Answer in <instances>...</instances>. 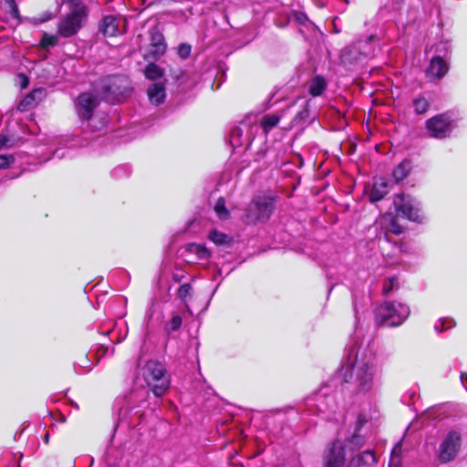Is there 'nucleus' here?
Returning a JSON list of instances; mask_svg holds the SVG:
<instances>
[{"instance_id": "1", "label": "nucleus", "mask_w": 467, "mask_h": 467, "mask_svg": "<svg viewBox=\"0 0 467 467\" xmlns=\"http://www.w3.org/2000/svg\"><path fill=\"white\" fill-rule=\"evenodd\" d=\"M339 373L345 382H348V378H353L359 391H368L373 387L376 376L375 358L359 353L353 347L349 349Z\"/></svg>"}, {"instance_id": "24", "label": "nucleus", "mask_w": 467, "mask_h": 467, "mask_svg": "<svg viewBox=\"0 0 467 467\" xmlns=\"http://www.w3.org/2000/svg\"><path fill=\"white\" fill-rule=\"evenodd\" d=\"M214 212L221 220H227L230 216V212L225 207V200L220 197L214 205Z\"/></svg>"}, {"instance_id": "4", "label": "nucleus", "mask_w": 467, "mask_h": 467, "mask_svg": "<svg viewBox=\"0 0 467 467\" xmlns=\"http://www.w3.org/2000/svg\"><path fill=\"white\" fill-rule=\"evenodd\" d=\"M98 91L103 99L110 103L120 102L130 94L128 79L120 76L101 79Z\"/></svg>"}, {"instance_id": "11", "label": "nucleus", "mask_w": 467, "mask_h": 467, "mask_svg": "<svg viewBox=\"0 0 467 467\" xmlns=\"http://www.w3.org/2000/svg\"><path fill=\"white\" fill-rule=\"evenodd\" d=\"M426 129L431 137L444 139L451 132V121L446 114H440L426 121Z\"/></svg>"}, {"instance_id": "45", "label": "nucleus", "mask_w": 467, "mask_h": 467, "mask_svg": "<svg viewBox=\"0 0 467 467\" xmlns=\"http://www.w3.org/2000/svg\"><path fill=\"white\" fill-rule=\"evenodd\" d=\"M22 78H24L25 81H26V76L22 75Z\"/></svg>"}, {"instance_id": "30", "label": "nucleus", "mask_w": 467, "mask_h": 467, "mask_svg": "<svg viewBox=\"0 0 467 467\" xmlns=\"http://www.w3.org/2000/svg\"><path fill=\"white\" fill-rule=\"evenodd\" d=\"M398 287V280L396 277L389 278L383 285V294L389 295L393 289Z\"/></svg>"}, {"instance_id": "36", "label": "nucleus", "mask_w": 467, "mask_h": 467, "mask_svg": "<svg viewBox=\"0 0 467 467\" xmlns=\"http://www.w3.org/2000/svg\"><path fill=\"white\" fill-rule=\"evenodd\" d=\"M179 55L182 58H186L190 56L191 53V47L187 44H182L179 47Z\"/></svg>"}, {"instance_id": "33", "label": "nucleus", "mask_w": 467, "mask_h": 467, "mask_svg": "<svg viewBox=\"0 0 467 467\" xmlns=\"http://www.w3.org/2000/svg\"><path fill=\"white\" fill-rule=\"evenodd\" d=\"M401 452V444L400 442L397 443L395 447L392 450L391 452V458H390V463L393 465H399L400 464V454Z\"/></svg>"}, {"instance_id": "42", "label": "nucleus", "mask_w": 467, "mask_h": 467, "mask_svg": "<svg viewBox=\"0 0 467 467\" xmlns=\"http://www.w3.org/2000/svg\"><path fill=\"white\" fill-rule=\"evenodd\" d=\"M127 333H128V329H127V328H125V331H124L123 336L118 338V342L122 341V340L126 337Z\"/></svg>"}, {"instance_id": "25", "label": "nucleus", "mask_w": 467, "mask_h": 467, "mask_svg": "<svg viewBox=\"0 0 467 467\" xmlns=\"http://www.w3.org/2000/svg\"><path fill=\"white\" fill-rule=\"evenodd\" d=\"M163 75L162 69L156 64H149L145 69V76L151 80H157Z\"/></svg>"}, {"instance_id": "20", "label": "nucleus", "mask_w": 467, "mask_h": 467, "mask_svg": "<svg viewBox=\"0 0 467 467\" xmlns=\"http://www.w3.org/2000/svg\"><path fill=\"white\" fill-rule=\"evenodd\" d=\"M411 170V163L408 160H404L393 170L392 175L394 180L399 182L407 177Z\"/></svg>"}, {"instance_id": "13", "label": "nucleus", "mask_w": 467, "mask_h": 467, "mask_svg": "<svg viewBox=\"0 0 467 467\" xmlns=\"http://www.w3.org/2000/svg\"><path fill=\"white\" fill-rule=\"evenodd\" d=\"M362 42L353 44L349 47H345L340 56V60L344 65H350L361 59L366 55L360 51Z\"/></svg>"}, {"instance_id": "23", "label": "nucleus", "mask_w": 467, "mask_h": 467, "mask_svg": "<svg viewBox=\"0 0 467 467\" xmlns=\"http://www.w3.org/2000/svg\"><path fill=\"white\" fill-rule=\"evenodd\" d=\"M414 112L418 115L424 114L430 108L429 101L424 97L415 98L412 101Z\"/></svg>"}, {"instance_id": "34", "label": "nucleus", "mask_w": 467, "mask_h": 467, "mask_svg": "<svg viewBox=\"0 0 467 467\" xmlns=\"http://www.w3.org/2000/svg\"><path fill=\"white\" fill-rule=\"evenodd\" d=\"M5 5H7L9 12L11 13L12 16L17 18L19 16L18 7L16 5V3L15 0H5Z\"/></svg>"}, {"instance_id": "28", "label": "nucleus", "mask_w": 467, "mask_h": 467, "mask_svg": "<svg viewBox=\"0 0 467 467\" xmlns=\"http://www.w3.org/2000/svg\"><path fill=\"white\" fill-rule=\"evenodd\" d=\"M182 317L179 315H174L171 319L166 324V329L168 332H173L178 330L182 326Z\"/></svg>"}, {"instance_id": "35", "label": "nucleus", "mask_w": 467, "mask_h": 467, "mask_svg": "<svg viewBox=\"0 0 467 467\" xmlns=\"http://www.w3.org/2000/svg\"><path fill=\"white\" fill-rule=\"evenodd\" d=\"M14 161L13 155H0V170L7 168Z\"/></svg>"}, {"instance_id": "18", "label": "nucleus", "mask_w": 467, "mask_h": 467, "mask_svg": "<svg viewBox=\"0 0 467 467\" xmlns=\"http://www.w3.org/2000/svg\"><path fill=\"white\" fill-rule=\"evenodd\" d=\"M327 88V81L321 76H316L308 83V92L313 97H317Z\"/></svg>"}, {"instance_id": "12", "label": "nucleus", "mask_w": 467, "mask_h": 467, "mask_svg": "<svg viewBox=\"0 0 467 467\" xmlns=\"http://www.w3.org/2000/svg\"><path fill=\"white\" fill-rule=\"evenodd\" d=\"M150 36V52L153 58L161 57L167 48L163 35L157 29H151Z\"/></svg>"}, {"instance_id": "19", "label": "nucleus", "mask_w": 467, "mask_h": 467, "mask_svg": "<svg viewBox=\"0 0 467 467\" xmlns=\"http://www.w3.org/2000/svg\"><path fill=\"white\" fill-rule=\"evenodd\" d=\"M389 192L388 183L384 182L374 183L370 192H369V201L371 202H376L382 200L385 195Z\"/></svg>"}, {"instance_id": "32", "label": "nucleus", "mask_w": 467, "mask_h": 467, "mask_svg": "<svg viewBox=\"0 0 467 467\" xmlns=\"http://www.w3.org/2000/svg\"><path fill=\"white\" fill-rule=\"evenodd\" d=\"M192 294V286L189 284H183L178 289V297L182 300H185Z\"/></svg>"}, {"instance_id": "26", "label": "nucleus", "mask_w": 467, "mask_h": 467, "mask_svg": "<svg viewBox=\"0 0 467 467\" xmlns=\"http://www.w3.org/2000/svg\"><path fill=\"white\" fill-rule=\"evenodd\" d=\"M188 251L190 253L195 254L199 259H205L210 257V252L208 249L198 244H191L188 245Z\"/></svg>"}, {"instance_id": "15", "label": "nucleus", "mask_w": 467, "mask_h": 467, "mask_svg": "<svg viewBox=\"0 0 467 467\" xmlns=\"http://www.w3.org/2000/svg\"><path fill=\"white\" fill-rule=\"evenodd\" d=\"M449 67L441 57H434L428 67L426 73L429 77L435 78H443L448 72Z\"/></svg>"}, {"instance_id": "43", "label": "nucleus", "mask_w": 467, "mask_h": 467, "mask_svg": "<svg viewBox=\"0 0 467 467\" xmlns=\"http://www.w3.org/2000/svg\"><path fill=\"white\" fill-rule=\"evenodd\" d=\"M35 93H36V91L34 93L30 94L29 96H27L25 100L27 102L28 99H31L33 98Z\"/></svg>"}, {"instance_id": "10", "label": "nucleus", "mask_w": 467, "mask_h": 467, "mask_svg": "<svg viewBox=\"0 0 467 467\" xmlns=\"http://www.w3.org/2000/svg\"><path fill=\"white\" fill-rule=\"evenodd\" d=\"M393 204L396 211L400 213L403 217L413 222H420L421 220L420 203L410 195H405L404 193L397 194L394 197Z\"/></svg>"}, {"instance_id": "14", "label": "nucleus", "mask_w": 467, "mask_h": 467, "mask_svg": "<svg viewBox=\"0 0 467 467\" xmlns=\"http://www.w3.org/2000/svg\"><path fill=\"white\" fill-rule=\"evenodd\" d=\"M99 32L105 36H115L121 33L119 21L113 16H106L99 24Z\"/></svg>"}, {"instance_id": "41", "label": "nucleus", "mask_w": 467, "mask_h": 467, "mask_svg": "<svg viewBox=\"0 0 467 467\" xmlns=\"http://www.w3.org/2000/svg\"><path fill=\"white\" fill-rule=\"evenodd\" d=\"M391 222H392V225H393V232L397 234H400V231L399 230L398 226H396V224L392 219H391Z\"/></svg>"}, {"instance_id": "2", "label": "nucleus", "mask_w": 467, "mask_h": 467, "mask_svg": "<svg viewBox=\"0 0 467 467\" xmlns=\"http://www.w3.org/2000/svg\"><path fill=\"white\" fill-rule=\"evenodd\" d=\"M99 106L98 98L88 92L82 93L78 97L76 111L82 121L84 129L91 131L102 130L108 123V117L102 114H94V109Z\"/></svg>"}, {"instance_id": "7", "label": "nucleus", "mask_w": 467, "mask_h": 467, "mask_svg": "<svg viewBox=\"0 0 467 467\" xmlns=\"http://www.w3.org/2000/svg\"><path fill=\"white\" fill-rule=\"evenodd\" d=\"M275 210L274 199L256 196L248 206L245 217L248 223H256L267 221Z\"/></svg>"}, {"instance_id": "8", "label": "nucleus", "mask_w": 467, "mask_h": 467, "mask_svg": "<svg viewBox=\"0 0 467 467\" xmlns=\"http://www.w3.org/2000/svg\"><path fill=\"white\" fill-rule=\"evenodd\" d=\"M87 16V8L75 9L62 19L57 25V35L62 37L75 36L82 27V22Z\"/></svg>"}, {"instance_id": "44", "label": "nucleus", "mask_w": 467, "mask_h": 467, "mask_svg": "<svg viewBox=\"0 0 467 467\" xmlns=\"http://www.w3.org/2000/svg\"><path fill=\"white\" fill-rule=\"evenodd\" d=\"M48 438H49V435H48V433H47V434L45 435V441H46V443H47V442H48Z\"/></svg>"}, {"instance_id": "27", "label": "nucleus", "mask_w": 467, "mask_h": 467, "mask_svg": "<svg viewBox=\"0 0 467 467\" xmlns=\"http://www.w3.org/2000/svg\"><path fill=\"white\" fill-rule=\"evenodd\" d=\"M455 326V322L451 318H441L436 322L434 328L437 332H442L447 328H451Z\"/></svg>"}, {"instance_id": "3", "label": "nucleus", "mask_w": 467, "mask_h": 467, "mask_svg": "<svg viewBox=\"0 0 467 467\" xmlns=\"http://www.w3.org/2000/svg\"><path fill=\"white\" fill-rule=\"evenodd\" d=\"M345 445L340 441H336L328 445L326 453L325 467L345 466ZM375 462V456L370 451H365L353 457L348 467H369Z\"/></svg>"}, {"instance_id": "16", "label": "nucleus", "mask_w": 467, "mask_h": 467, "mask_svg": "<svg viewBox=\"0 0 467 467\" xmlns=\"http://www.w3.org/2000/svg\"><path fill=\"white\" fill-rule=\"evenodd\" d=\"M316 406L319 412H326L327 410L334 411L337 405L335 399L331 395H327L325 392L320 391L316 395Z\"/></svg>"}, {"instance_id": "37", "label": "nucleus", "mask_w": 467, "mask_h": 467, "mask_svg": "<svg viewBox=\"0 0 467 467\" xmlns=\"http://www.w3.org/2000/svg\"><path fill=\"white\" fill-rule=\"evenodd\" d=\"M65 3L76 7V9L87 8L84 0H63Z\"/></svg>"}, {"instance_id": "29", "label": "nucleus", "mask_w": 467, "mask_h": 467, "mask_svg": "<svg viewBox=\"0 0 467 467\" xmlns=\"http://www.w3.org/2000/svg\"><path fill=\"white\" fill-rule=\"evenodd\" d=\"M364 443V438L360 435L354 434L348 441V446L350 450H356L360 448Z\"/></svg>"}, {"instance_id": "17", "label": "nucleus", "mask_w": 467, "mask_h": 467, "mask_svg": "<svg viewBox=\"0 0 467 467\" xmlns=\"http://www.w3.org/2000/svg\"><path fill=\"white\" fill-rule=\"evenodd\" d=\"M148 97L154 105L162 103L166 97L164 84L157 82L150 85L148 88Z\"/></svg>"}, {"instance_id": "5", "label": "nucleus", "mask_w": 467, "mask_h": 467, "mask_svg": "<svg viewBox=\"0 0 467 467\" xmlns=\"http://www.w3.org/2000/svg\"><path fill=\"white\" fill-rule=\"evenodd\" d=\"M142 376L156 397H161L170 387V379L164 366L157 361H148L142 368Z\"/></svg>"}, {"instance_id": "22", "label": "nucleus", "mask_w": 467, "mask_h": 467, "mask_svg": "<svg viewBox=\"0 0 467 467\" xmlns=\"http://www.w3.org/2000/svg\"><path fill=\"white\" fill-rule=\"evenodd\" d=\"M280 120L277 115H265L261 120V126L265 133H268L274 127H275Z\"/></svg>"}, {"instance_id": "39", "label": "nucleus", "mask_w": 467, "mask_h": 467, "mask_svg": "<svg viewBox=\"0 0 467 467\" xmlns=\"http://www.w3.org/2000/svg\"><path fill=\"white\" fill-rule=\"evenodd\" d=\"M51 18H52V14L48 13V14L44 15L43 17L34 18V20H35V24H40V23H44L46 21H48Z\"/></svg>"}, {"instance_id": "9", "label": "nucleus", "mask_w": 467, "mask_h": 467, "mask_svg": "<svg viewBox=\"0 0 467 467\" xmlns=\"http://www.w3.org/2000/svg\"><path fill=\"white\" fill-rule=\"evenodd\" d=\"M462 447L461 433L456 431H451L441 442L438 450V458L441 462L447 463L453 461Z\"/></svg>"}, {"instance_id": "38", "label": "nucleus", "mask_w": 467, "mask_h": 467, "mask_svg": "<svg viewBox=\"0 0 467 467\" xmlns=\"http://www.w3.org/2000/svg\"><path fill=\"white\" fill-rule=\"evenodd\" d=\"M10 147H12V144L10 143V139L5 135L0 134V150Z\"/></svg>"}, {"instance_id": "40", "label": "nucleus", "mask_w": 467, "mask_h": 467, "mask_svg": "<svg viewBox=\"0 0 467 467\" xmlns=\"http://www.w3.org/2000/svg\"><path fill=\"white\" fill-rule=\"evenodd\" d=\"M461 380H462V384H465V381L467 382V373L462 372L461 374ZM465 388L467 389V386Z\"/></svg>"}, {"instance_id": "6", "label": "nucleus", "mask_w": 467, "mask_h": 467, "mask_svg": "<svg viewBox=\"0 0 467 467\" xmlns=\"http://www.w3.org/2000/svg\"><path fill=\"white\" fill-rule=\"evenodd\" d=\"M410 313L407 305L386 302L377 308L376 322L381 326L397 327L407 319Z\"/></svg>"}, {"instance_id": "31", "label": "nucleus", "mask_w": 467, "mask_h": 467, "mask_svg": "<svg viewBox=\"0 0 467 467\" xmlns=\"http://www.w3.org/2000/svg\"><path fill=\"white\" fill-rule=\"evenodd\" d=\"M57 43V36L44 34L41 39V45L44 47H54Z\"/></svg>"}, {"instance_id": "21", "label": "nucleus", "mask_w": 467, "mask_h": 467, "mask_svg": "<svg viewBox=\"0 0 467 467\" xmlns=\"http://www.w3.org/2000/svg\"><path fill=\"white\" fill-rule=\"evenodd\" d=\"M208 238L217 245H230L233 242L231 236L217 230L211 231Z\"/></svg>"}]
</instances>
